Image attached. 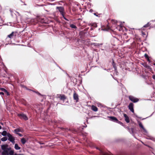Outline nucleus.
I'll use <instances>...</instances> for the list:
<instances>
[{
    "instance_id": "1",
    "label": "nucleus",
    "mask_w": 155,
    "mask_h": 155,
    "mask_svg": "<svg viewBox=\"0 0 155 155\" xmlns=\"http://www.w3.org/2000/svg\"><path fill=\"white\" fill-rule=\"evenodd\" d=\"M5 152L7 153V155H13L14 152L13 150H11L10 148H8L7 149L3 150Z\"/></svg>"
},
{
    "instance_id": "2",
    "label": "nucleus",
    "mask_w": 155,
    "mask_h": 155,
    "mask_svg": "<svg viewBox=\"0 0 155 155\" xmlns=\"http://www.w3.org/2000/svg\"><path fill=\"white\" fill-rule=\"evenodd\" d=\"M7 136L8 137V140L12 143H14L15 142L14 137L9 133H8Z\"/></svg>"
},
{
    "instance_id": "3",
    "label": "nucleus",
    "mask_w": 155,
    "mask_h": 155,
    "mask_svg": "<svg viewBox=\"0 0 155 155\" xmlns=\"http://www.w3.org/2000/svg\"><path fill=\"white\" fill-rule=\"evenodd\" d=\"M129 98L130 101L134 102H137L139 100L137 98L131 96H130Z\"/></svg>"
},
{
    "instance_id": "4",
    "label": "nucleus",
    "mask_w": 155,
    "mask_h": 155,
    "mask_svg": "<svg viewBox=\"0 0 155 155\" xmlns=\"http://www.w3.org/2000/svg\"><path fill=\"white\" fill-rule=\"evenodd\" d=\"M57 8L58 9L61 14L63 16L64 8L61 7H57Z\"/></svg>"
},
{
    "instance_id": "5",
    "label": "nucleus",
    "mask_w": 155,
    "mask_h": 155,
    "mask_svg": "<svg viewBox=\"0 0 155 155\" xmlns=\"http://www.w3.org/2000/svg\"><path fill=\"white\" fill-rule=\"evenodd\" d=\"M18 116H20L21 118L24 119L25 120H26L28 119V118L26 116L23 114H19Z\"/></svg>"
},
{
    "instance_id": "6",
    "label": "nucleus",
    "mask_w": 155,
    "mask_h": 155,
    "mask_svg": "<svg viewBox=\"0 0 155 155\" xmlns=\"http://www.w3.org/2000/svg\"><path fill=\"white\" fill-rule=\"evenodd\" d=\"M134 104L132 103H130V104L128 107L130 110L133 113H134V110L133 108Z\"/></svg>"
},
{
    "instance_id": "7",
    "label": "nucleus",
    "mask_w": 155,
    "mask_h": 155,
    "mask_svg": "<svg viewBox=\"0 0 155 155\" xmlns=\"http://www.w3.org/2000/svg\"><path fill=\"white\" fill-rule=\"evenodd\" d=\"M16 33L12 32L10 34L8 35V37L10 38H13L14 36H16Z\"/></svg>"
},
{
    "instance_id": "8",
    "label": "nucleus",
    "mask_w": 155,
    "mask_h": 155,
    "mask_svg": "<svg viewBox=\"0 0 155 155\" xmlns=\"http://www.w3.org/2000/svg\"><path fill=\"white\" fill-rule=\"evenodd\" d=\"M73 97L74 99L77 102L78 100V95L76 93H74L73 94Z\"/></svg>"
},
{
    "instance_id": "9",
    "label": "nucleus",
    "mask_w": 155,
    "mask_h": 155,
    "mask_svg": "<svg viewBox=\"0 0 155 155\" xmlns=\"http://www.w3.org/2000/svg\"><path fill=\"white\" fill-rule=\"evenodd\" d=\"M58 97L60 98V100L63 101H64L66 98L65 95L63 94L59 95V96Z\"/></svg>"
},
{
    "instance_id": "10",
    "label": "nucleus",
    "mask_w": 155,
    "mask_h": 155,
    "mask_svg": "<svg viewBox=\"0 0 155 155\" xmlns=\"http://www.w3.org/2000/svg\"><path fill=\"white\" fill-rule=\"evenodd\" d=\"M109 118L111 119V120L115 122H117L118 121V120L116 118L114 117H109Z\"/></svg>"
},
{
    "instance_id": "11",
    "label": "nucleus",
    "mask_w": 155,
    "mask_h": 155,
    "mask_svg": "<svg viewBox=\"0 0 155 155\" xmlns=\"http://www.w3.org/2000/svg\"><path fill=\"white\" fill-rule=\"evenodd\" d=\"M124 117L125 118V121L127 123H129L130 122L129 118L127 116L126 114H124Z\"/></svg>"
},
{
    "instance_id": "12",
    "label": "nucleus",
    "mask_w": 155,
    "mask_h": 155,
    "mask_svg": "<svg viewBox=\"0 0 155 155\" xmlns=\"http://www.w3.org/2000/svg\"><path fill=\"white\" fill-rule=\"evenodd\" d=\"M8 146L7 144L3 145L1 146L2 149L3 150H5L8 148Z\"/></svg>"
},
{
    "instance_id": "13",
    "label": "nucleus",
    "mask_w": 155,
    "mask_h": 155,
    "mask_svg": "<svg viewBox=\"0 0 155 155\" xmlns=\"http://www.w3.org/2000/svg\"><path fill=\"white\" fill-rule=\"evenodd\" d=\"M139 126L145 132H146V133L147 132V131H146V130L144 128L141 123L139 122Z\"/></svg>"
},
{
    "instance_id": "14",
    "label": "nucleus",
    "mask_w": 155,
    "mask_h": 155,
    "mask_svg": "<svg viewBox=\"0 0 155 155\" xmlns=\"http://www.w3.org/2000/svg\"><path fill=\"white\" fill-rule=\"evenodd\" d=\"M91 109L94 111H97L98 110L97 107L94 105L92 106Z\"/></svg>"
},
{
    "instance_id": "15",
    "label": "nucleus",
    "mask_w": 155,
    "mask_h": 155,
    "mask_svg": "<svg viewBox=\"0 0 155 155\" xmlns=\"http://www.w3.org/2000/svg\"><path fill=\"white\" fill-rule=\"evenodd\" d=\"M14 147L16 150H19L21 149L20 147L18 146V144L17 143H15V144Z\"/></svg>"
},
{
    "instance_id": "16",
    "label": "nucleus",
    "mask_w": 155,
    "mask_h": 155,
    "mask_svg": "<svg viewBox=\"0 0 155 155\" xmlns=\"http://www.w3.org/2000/svg\"><path fill=\"white\" fill-rule=\"evenodd\" d=\"M15 133L16 134H18V132H22V130L20 129H17L14 130Z\"/></svg>"
},
{
    "instance_id": "17",
    "label": "nucleus",
    "mask_w": 155,
    "mask_h": 155,
    "mask_svg": "<svg viewBox=\"0 0 155 155\" xmlns=\"http://www.w3.org/2000/svg\"><path fill=\"white\" fill-rule=\"evenodd\" d=\"M21 141L23 144H24L26 143V140L25 138H23L21 139Z\"/></svg>"
},
{
    "instance_id": "18",
    "label": "nucleus",
    "mask_w": 155,
    "mask_h": 155,
    "mask_svg": "<svg viewBox=\"0 0 155 155\" xmlns=\"http://www.w3.org/2000/svg\"><path fill=\"white\" fill-rule=\"evenodd\" d=\"M7 134L6 131H4L3 132L1 133L2 135L3 136H5L7 135Z\"/></svg>"
},
{
    "instance_id": "19",
    "label": "nucleus",
    "mask_w": 155,
    "mask_h": 155,
    "mask_svg": "<svg viewBox=\"0 0 155 155\" xmlns=\"http://www.w3.org/2000/svg\"><path fill=\"white\" fill-rule=\"evenodd\" d=\"M7 139L6 137H4L1 138V140L2 141H5L7 140Z\"/></svg>"
},
{
    "instance_id": "20",
    "label": "nucleus",
    "mask_w": 155,
    "mask_h": 155,
    "mask_svg": "<svg viewBox=\"0 0 155 155\" xmlns=\"http://www.w3.org/2000/svg\"><path fill=\"white\" fill-rule=\"evenodd\" d=\"M70 26L71 28H76V27L74 25L72 24L70 25Z\"/></svg>"
},
{
    "instance_id": "21",
    "label": "nucleus",
    "mask_w": 155,
    "mask_h": 155,
    "mask_svg": "<svg viewBox=\"0 0 155 155\" xmlns=\"http://www.w3.org/2000/svg\"><path fill=\"white\" fill-rule=\"evenodd\" d=\"M149 23H148L147 24L145 25L144 26H143V27H148V26H149Z\"/></svg>"
},
{
    "instance_id": "22",
    "label": "nucleus",
    "mask_w": 155,
    "mask_h": 155,
    "mask_svg": "<svg viewBox=\"0 0 155 155\" xmlns=\"http://www.w3.org/2000/svg\"><path fill=\"white\" fill-rule=\"evenodd\" d=\"M1 90H2V91H4V92H5V93L6 92H7V91L4 88H2L1 89Z\"/></svg>"
},
{
    "instance_id": "23",
    "label": "nucleus",
    "mask_w": 155,
    "mask_h": 155,
    "mask_svg": "<svg viewBox=\"0 0 155 155\" xmlns=\"http://www.w3.org/2000/svg\"><path fill=\"white\" fill-rule=\"evenodd\" d=\"M2 155H7V153H6L4 151H3L2 152Z\"/></svg>"
},
{
    "instance_id": "24",
    "label": "nucleus",
    "mask_w": 155,
    "mask_h": 155,
    "mask_svg": "<svg viewBox=\"0 0 155 155\" xmlns=\"http://www.w3.org/2000/svg\"><path fill=\"white\" fill-rule=\"evenodd\" d=\"M97 105H98V107H101L102 106V104L100 103H98L97 104Z\"/></svg>"
},
{
    "instance_id": "25",
    "label": "nucleus",
    "mask_w": 155,
    "mask_h": 155,
    "mask_svg": "<svg viewBox=\"0 0 155 155\" xmlns=\"http://www.w3.org/2000/svg\"><path fill=\"white\" fill-rule=\"evenodd\" d=\"M0 94H1V95H4V93L3 92H0Z\"/></svg>"
},
{
    "instance_id": "26",
    "label": "nucleus",
    "mask_w": 155,
    "mask_h": 155,
    "mask_svg": "<svg viewBox=\"0 0 155 155\" xmlns=\"http://www.w3.org/2000/svg\"><path fill=\"white\" fill-rule=\"evenodd\" d=\"M18 134L20 137H21L22 136V135L18 133Z\"/></svg>"
},
{
    "instance_id": "27",
    "label": "nucleus",
    "mask_w": 155,
    "mask_h": 155,
    "mask_svg": "<svg viewBox=\"0 0 155 155\" xmlns=\"http://www.w3.org/2000/svg\"><path fill=\"white\" fill-rule=\"evenodd\" d=\"M145 57H148V56H147V55L146 54H145Z\"/></svg>"
},
{
    "instance_id": "28",
    "label": "nucleus",
    "mask_w": 155,
    "mask_h": 155,
    "mask_svg": "<svg viewBox=\"0 0 155 155\" xmlns=\"http://www.w3.org/2000/svg\"><path fill=\"white\" fill-rule=\"evenodd\" d=\"M6 93L7 94V95H9V93H8V92L7 91V92H6Z\"/></svg>"
},
{
    "instance_id": "29",
    "label": "nucleus",
    "mask_w": 155,
    "mask_h": 155,
    "mask_svg": "<svg viewBox=\"0 0 155 155\" xmlns=\"http://www.w3.org/2000/svg\"><path fill=\"white\" fill-rule=\"evenodd\" d=\"M21 154H15L14 155H21Z\"/></svg>"
},
{
    "instance_id": "30",
    "label": "nucleus",
    "mask_w": 155,
    "mask_h": 155,
    "mask_svg": "<svg viewBox=\"0 0 155 155\" xmlns=\"http://www.w3.org/2000/svg\"><path fill=\"white\" fill-rule=\"evenodd\" d=\"M153 78L154 79H155V75H153Z\"/></svg>"
},
{
    "instance_id": "31",
    "label": "nucleus",
    "mask_w": 155,
    "mask_h": 155,
    "mask_svg": "<svg viewBox=\"0 0 155 155\" xmlns=\"http://www.w3.org/2000/svg\"><path fill=\"white\" fill-rule=\"evenodd\" d=\"M97 45H96L98 46H99V44H97Z\"/></svg>"
},
{
    "instance_id": "32",
    "label": "nucleus",
    "mask_w": 155,
    "mask_h": 155,
    "mask_svg": "<svg viewBox=\"0 0 155 155\" xmlns=\"http://www.w3.org/2000/svg\"><path fill=\"white\" fill-rule=\"evenodd\" d=\"M142 34L143 35H145V34H144V33L143 32H142Z\"/></svg>"
},
{
    "instance_id": "33",
    "label": "nucleus",
    "mask_w": 155,
    "mask_h": 155,
    "mask_svg": "<svg viewBox=\"0 0 155 155\" xmlns=\"http://www.w3.org/2000/svg\"><path fill=\"white\" fill-rule=\"evenodd\" d=\"M108 30V29H105V30H106V31H107V30Z\"/></svg>"
},
{
    "instance_id": "34",
    "label": "nucleus",
    "mask_w": 155,
    "mask_h": 155,
    "mask_svg": "<svg viewBox=\"0 0 155 155\" xmlns=\"http://www.w3.org/2000/svg\"><path fill=\"white\" fill-rule=\"evenodd\" d=\"M1 126H0V129H1Z\"/></svg>"
},
{
    "instance_id": "35",
    "label": "nucleus",
    "mask_w": 155,
    "mask_h": 155,
    "mask_svg": "<svg viewBox=\"0 0 155 155\" xmlns=\"http://www.w3.org/2000/svg\"><path fill=\"white\" fill-rule=\"evenodd\" d=\"M64 18V19H65V20H67V19H66L65 18Z\"/></svg>"
},
{
    "instance_id": "36",
    "label": "nucleus",
    "mask_w": 155,
    "mask_h": 155,
    "mask_svg": "<svg viewBox=\"0 0 155 155\" xmlns=\"http://www.w3.org/2000/svg\"><path fill=\"white\" fill-rule=\"evenodd\" d=\"M91 10H90V12H92Z\"/></svg>"
},
{
    "instance_id": "37",
    "label": "nucleus",
    "mask_w": 155,
    "mask_h": 155,
    "mask_svg": "<svg viewBox=\"0 0 155 155\" xmlns=\"http://www.w3.org/2000/svg\"><path fill=\"white\" fill-rule=\"evenodd\" d=\"M91 10H90V12H92Z\"/></svg>"
},
{
    "instance_id": "38",
    "label": "nucleus",
    "mask_w": 155,
    "mask_h": 155,
    "mask_svg": "<svg viewBox=\"0 0 155 155\" xmlns=\"http://www.w3.org/2000/svg\"><path fill=\"white\" fill-rule=\"evenodd\" d=\"M94 15H96V14H95V13H94Z\"/></svg>"
},
{
    "instance_id": "39",
    "label": "nucleus",
    "mask_w": 155,
    "mask_h": 155,
    "mask_svg": "<svg viewBox=\"0 0 155 155\" xmlns=\"http://www.w3.org/2000/svg\"><path fill=\"white\" fill-rule=\"evenodd\" d=\"M21 155H23V154H21Z\"/></svg>"
},
{
    "instance_id": "40",
    "label": "nucleus",
    "mask_w": 155,
    "mask_h": 155,
    "mask_svg": "<svg viewBox=\"0 0 155 155\" xmlns=\"http://www.w3.org/2000/svg\"><path fill=\"white\" fill-rule=\"evenodd\" d=\"M154 65H155V63L154 64Z\"/></svg>"
}]
</instances>
